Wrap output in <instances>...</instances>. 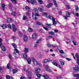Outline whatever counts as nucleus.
<instances>
[{
	"label": "nucleus",
	"instance_id": "nucleus-1",
	"mask_svg": "<svg viewBox=\"0 0 79 79\" xmlns=\"http://www.w3.org/2000/svg\"><path fill=\"white\" fill-rule=\"evenodd\" d=\"M27 61L28 64H31V62H33L34 64H35V65L40 66V64L39 63L38 61H37L34 57H32L30 58H28L27 59Z\"/></svg>",
	"mask_w": 79,
	"mask_h": 79
},
{
	"label": "nucleus",
	"instance_id": "nucleus-2",
	"mask_svg": "<svg viewBox=\"0 0 79 79\" xmlns=\"http://www.w3.org/2000/svg\"><path fill=\"white\" fill-rule=\"evenodd\" d=\"M38 13H39V11L37 9H35L33 10L32 13V17L33 19H37V18L36 16H40V15L38 14Z\"/></svg>",
	"mask_w": 79,
	"mask_h": 79
},
{
	"label": "nucleus",
	"instance_id": "nucleus-3",
	"mask_svg": "<svg viewBox=\"0 0 79 79\" xmlns=\"http://www.w3.org/2000/svg\"><path fill=\"white\" fill-rule=\"evenodd\" d=\"M2 40L1 39H0V47L1 48V49L2 51L5 52L6 51V48H5L4 46H2Z\"/></svg>",
	"mask_w": 79,
	"mask_h": 79
},
{
	"label": "nucleus",
	"instance_id": "nucleus-4",
	"mask_svg": "<svg viewBox=\"0 0 79 79\" xmlns=\"http://www.w3.org/2000/svg\"><path fill=\"white\" fill-rule=\"evenodd\" d=\"M12 46L14 47L15 49H14V51H15L16 52V53H18V54H19V51L17 49H16V48H17V47L16 46V45L15 43H13L11 44Z\"/></svg>",
	"mask_w": 79,
	"mask_h": 79
},
{
	"label": "nucleus",
	"instance_id": "nucleus-5",
	"mask_svg": "<svg viewBox=\"0 0 79 79\" xmlns=\"http://www.w3.org/2000/svg\"><path fill=\"white\" fill-rule=\"evenodd\" d=\"M73 70L75 72H78L79 70V65H76L73 68Z\"/></svg>",
	"mask_w": 79,
	"mask_h": 79
},
{
	"label": "nucleus",
	"instance_id": "nucleus-6",
	"mask_svg": "<svg viewBox=\"0 0 79 79\" xmlns=\"http://www.w3.org/2000/svg\"><path fill=\"white\" fill-rule=\"evenodd\" d=\"M12 28L13 29V32H16L17 31V27H16V26L15 24H13L12 25Z\"/></svg>",
	"mask_w": 79,
	"mask_h": 79
},
{
	"label": "nucleus",
	"instance_id": "nucleus-7",
	"mask_svg": "<svg viewBox=\"0 0 79 79\" xmlns=\"http://www.w3.org/2000/svg\"><path fill=\"white\" fill-rule=\"evenodd\" d=\"M52 64L54 65H55V66H57V67L60 68V69H61V68H62V67H61V66H60V65L59 64H58L56 62H53Z\"/></svg>",
	"mask_w": 79,
	"mask_h": 79
},
{
	"label": "nucleus",
	"instance_id": "nucleus-8",
	"mask_svg": "<svg viewBox=\"0 0 79 79\" xmlns=\"http://www.w3.org/2000/svg\"><path fill=\"white\" fill-rule=\"evenodd\" d=\"M23 37V40L25 42H27V40H28V37L26 35H24Z\"/></svg>",
	"mask_w": 79,
	"mask_h": 79
},
{
	"label": "nucleus",
	"instance_id": "nucleus-9",
	"mask_svg": "<svg viewBox=\"0 0 79 79\" xmlns=\"http://www.w3.org/2000/svg\"><path fill=\"white\" fill-rule=\"evenodd\" d=\"M37 37V34L35 33H33L32 34V38L33 39H36Z\"/></svg>",
	"mask_w": 79,
	"mask_h": 79
},
{
	"label": "nucleus",
	"instance_id": "nucleus-10",
	"mask_svg": "<svg viewBox=\"0 0 79 79\" xmlns=\"http://www.w3.org/2000/svg\"><path fill=\"white\" fill-rule=\"evenodd\" d=\"M22 56L23 58L26 59V58H27V55L25 54H22Z\"/></svg>",
	"mask_w": 79,
	"mask_h": 79
},
{
	"label": "nucleus",
	"instance_id": "nucleus-11",
	"mask_svg": "<svg viewBox=\"0 0 79 79\" xmlns=\"http://www.w3.org/2000/svg\"><path fill=\"white\" fill-rule=\"evenodd\" d=\"M50 60V59H45L43 60V63H47V62H49Z\"/></svg>",
	"mask_w": 79,
	"mask_h": 79
},
{
	"label": "nucleus",
	"instance_id": "nucleus-12",
	"mask_svg": "<svg viewBox=\"0 0 79 79\" xmlns=\"http://www.w3.org/2000/svg\"><path fill=\"white\" fill-rule=\"evenodd\" d=\"M35 72L36 73H38L40 72V68H36L35 69Z\"/></svg>",
	"mask_w": 79,
	"mask_h": 79
},
{
	"label": "nucleus",
	"instance_id": "nucleus-13",
	"mask_svg": "<svg viewBox=\"0 0 79 79\" xmlns=\"http://www.w3.org/2000/svg\"><path fill=\"white\" fill-rule=\"evenodd\" d=\"M7 21L9 23H10L13 22V19H12L11 18H8L7 19Z\"/></svg>",
	"mask_w": 79,
	"mask_h": 79
},
{
	"label": "nucleus",
	"instance_id": "nucleus-14",
	"mask_svg": "<svg viewBox=\"0 0 79 79\" xmlns=\"http://www.w3.org/2000/svg\"><path fill=\"white\" fill-rule=\"evenodd\" d=\"M30 2L31 3L32 5H34V4H36V1L35 0H31Z\"/></svg>",
	"mask_w": 79,
	"mask_h": 79
},
{
	"label": "nucleus",
	"instance_id": "nucleus-15",
	"mask_svg": "<svg viewBox=\"0 0 79 79\" xmlns=\"http://www.w3.org/2000/svg\"><path fill=\"white\" fill-rule=\"evenodd\" d=\"M1 26L2 27V29H6V28H7V25H6L5 24H4L2 26Z\"/></svg>",
	"mask_w": 79,
	"mask_h": 79
},
{
	"label": "nucleus",
	"instance_id": "nucleus-16",
	"mask_svg": "<svg viewBox=\"0 0 79 79\" xmlns=\"http://www.w3.org/2000/svg\"><path fill=\"white\" fill-rule=\"evenodd\" d=\"M28 79H32V73L31 72H30L28 74Z\"/></svg>",
	"mask_w": 79,
	"mask_h": 79
},
{
	"label": "nucleus",
	"instance_id": "nucleus-17",
	"mask_svg": "<svg viewBox=\"0 0 79 79\" xmlns=\"http://www.w3.org/2000/svg\"><path fill=\"white\" fill-rule=\"evenodd\" d=\"M37 56L39 58H40L43 56V55H41V54L40 53H38L37 54Z\"/></svg>",
	"mask_w": 79,
	"mask_h": 79
},
{
	"label": "nucleus",
	"instance_id": "nucleus-18",
	"mask_svg": "<svg viewBox=\"0 0 79 79\" xmlns=\"http://www.w3.org/2000/svg\"><path fill=\"white\" fill-rule=\"evenodd\" d=\"M53 2L54 4V6H56V7H57V3H56V0H53Z\"/></svg>",
	"mask_w": 79,
	"mask_h": 79
},
{
	"label": "nucleus",
	"instance_id": "nucleus-19",
	"mask_svg": "<svg viewBox=\"0 0 79 79\" xmlns=\"http://www.w3.org/2000/svg\"><path fill=\"white\" fill-rule=\"evenodd\" d=\"M2 10L3 11H5V5L4 4H2Z\"/></svg>",
	"mask_w": 79,
	"mask_h": 79
},
{
	"label": "nucleus",
	"instance_id": "nucleus-20",
	"mask_svg": "<svg viewBox=\"0 0 79 79\" xmlns=\"http://www.w3.org/2000/svg\"><path fill=\"white\" fill-rule=\"evenodd\" d=\"M65 5L66 6V7L67 8H68V9H70V6L68 5H69V4L67 2H66L65 3Z\"/></svg>",
	"mask_w": 79,
	"mask_h": 79
},
{
	"label": "nucleus",
	"instance_id": "nucleus-21",
	"mask_svg": "<svg viewBox=\"0 0 79 79\" xmlns=\"http://www.w3.org/2000/svg\"><path fill=\"white\" fill-rule=\"evenodd\" d=\"M6 78L7 79H13V78L12 77H10L9 75H7L6 76Z\"/></svg>",
	"mask_w": 79,
	"mask_h": 79
},
{
	"label": "nucleus",
	"instance_id": "nucleus-22",
	"mask_svg": "<svg viewBox=\"0 0 79 79\" xmlns=\"http://www.w3.org/2000/svg\"><path fill=\"white\" fill-rule=\"evenodd\" d=\"M24 51L25 53H27L29 52V48H25Z\"/></svg>",
	"mask_w": 79,
	"mask_h": 79
},
{
	"label": "nucleus",
	"instance_id": "nucleus-23",
	"mask_svg": "<svg viewBox=\"0 0 79 79\" xmlns=\"http://www.w3.org/2000/svg\"><path fill=\"white\" fill-rule=\"evenodd\" d=\"M19 35L20 37H22L23 36V33H22V32H21V31H19Z\"/></svg>",
	"mask_w": 79,
	"mask_h": 79
},
{
	"label": "nucleus",
	"instance_id": "nucleus-24",
	"mask_svg": "<svg viewBox=\"0 0 79 79\" xmlns=\"http://www.w3.org/2000/svg\"><path fill=\"white\" fill-rule=\"evenodd\" d=\"M55 19H52L53 24V25H54L55 26V25H56V21H55Z\"/></svg>",
	"mask_w": 79,
	"mask_h": 79
},
{
	"label": "nucleus",
	"instance_id": "nucleus-25",
	"mask_svg": "<svg viewBox=\"0 0 79 79\" xmlns=\"http://www.w3.org/2000/svg\"><path fill=\"white\" fill-rule=\"evenodd\" d=\"M25 9L27 11H30V8L28 6H25Z\"/></svg>",
	"mask_w": 79,
	"mask_h": 79
},
{
	"label": "nucleus",
	"instance_id": "nucleus-26",
	"mask_svg": "<svg viewBox=\"0 0 79 79\" xmlns=\"http://www.w3.org/2000/svg\"><path fill=\"white\" fill-rule=\"evenodd\" d=\"M70 13L68 12H67L66 13V16L67 17H70Z\"/></svg>",
	"mask_w": 79,
	"mask_h": 79
},
{
	"label": "nucleus",
	"instance_id": "nucleus-27",
	"mask_svg": "<svg viewBox=\"0 0 79 79\" xmlns=\"http://www.w3.org/2000/svg\"><path fill=\"white\" fill-rule=\"evenodd\" d=\"M52 6V3H50L48 4L47 6V8H50V7H51Z\"/></svg>",
	"mask_w": 79,
	"mask_h": 79
},
{
	"label": "nucleus",
	"instance_id": "nucleus-28",
	"mask_svg": "<svg viewBox=\"0 0 79 79\" xmlns=\"http://www.w3.org/2000/svg\"><path fill=\"white\" fill-rule=\"evenodd\" d=\"M23 69L24 71H25V72H26V73H28V75H29V73L30 72H31L29 71L28 70H27V69H26L25 68H24Z\"/></svg>",
	"mask_w": 79,
	"mask_h": 79
},
{
	"label": "nucleus",
	"instance_id": "nucleus-29",
	"mask_svg": "<svg viewBox=\"0 0 79 79\" xmlns=\"http://www.w3.org/2000/svg\"><path fill=\"white\" fill-rule=\"evenodd\" d=\"M73 14V15H76V16H77V17H78V16H79V14H78V13H77L75 15L74 14V13H75L74 12V11H72L71 12Z\"/></svg>",
	"mask_w": 79,
	"mask_h": 79
},
{
	"label": "nucleus",
	"instance_id": "nucleus-30",
	"mask_svg": "<svg viewBox=\"0 0 79 79\" xmlns=\"http://www.w3.org/2000/svg\"><path fill=\"white\" fill-rule=\"evenodd\" d=\"M42 15L44 16H46L47 18L48 17V16H47V13L43 12L42 13Z\"/></svg>",
	"mask_w": 79,
	"mask_h": 79
},
{
	"label": "nucleus",
	"instance_id": "nucleus-31",
	"mask_svg": "<svg viewBox=\"0 0 79 79\" xmlns=\"http://www.w3.org/2000/svg\"><path fill=\"white\" fill-rule=\"evenodd\" d=\"M44 67L45 69L46 70L48 69V66L47 65H44Z\"/></svg>",
	"mask_w": 79,
	"mask_h": 79
},
{
	"label": "nucleus",
	"instance_id": "nucleus-32",
	"mask_svg": "<svg viewBox=\"0 0 79 79\" xmlns=\"http://www.w3.org/2000/svg\"><path fill=\"white\" fill-rule=\"evenodd\" d=\"M43 77H44V79H47L48 78V76L47 75L43 76Z\"/></svg>",
	"mask_w": 79,
	"mask_h": 79
},
{
	"label": "nucleus",
	"instance_id": "nucleus-33",
	"mask_svg": "<svg viewBox=\"0 0 79 79\" xmlns=\"http://www.w3.org/2000/svg\"><path fill=\"white\" fill-rule=\"evenodd\" d=\"M72 42L73 43V44L74 45H76L78 44V43H77V42L73 41Z\"/></svg>",
	"mask_w": 79,
	"mask_h": 79
},
{
	"label": "nucleus",
	"instance_id": "nucleus-34",
	"mask_svg": "<svg viewBox=\"0 0 79 79\" xmlns=\"http://www.w3.org/2000/svg\"><path fill=\"white\" fill-rule=\"evenodd\" d=\"M70 42V40L69 39H67L66 40V43L67 44H68Z\"/></svg>",
	"mask_w": 79,
	"mask_h": 79
},
{
	"label": "nucleus",
	"instance_id": "nucleus-35",
	"mask_svg": "<svg viewBox=\"0 0 79 79\" xmlns=\"http://www.w3.org/2000/svg\"><path fill=\"white\" fill-rule=\"evenodd\" d=\"M23 20H26L27 19V17L25 16H24L23 18Z\"/></svg>",
	"mask_w": 79,
	"mask_h": 79
},
{
	"label": "nucleus",
	"instance_id": "nucleus-36",
	"mask_svg": "<svg viewBox=\"0 0 79 79\" xmlns=\"http://www.w3.org/2000/svg\"><path fill=\"white\" fill-rule=\"evenodd\" d=\"M41 41H42V39H39L37 41H36V43L37 44H39V43H40V42Z\"/></svg>",
	"mask_w": 79,
	"mask_h": 79
},
{
	"label": "nucleus",
	"instance_id": "nucleus-37",
	"mask_svg": "<svg viewBox=\"0 0 79 79\" xmlns=\"http://www.w3.org/2000/svg\"><path fill=\"white\" fill-rule=\"evenodd\" d=\"M32 31H33L32 29L31 28H29L28 29V31L30 32H32Z\"/></svg>",
	"mask_w": 79,
	"mask_h": 79
},
{
	"label": "nucleus",
	"instance_id": "nucleus-38",
	"mask_svg": "<svg viewBox=\"0 0 79 79\" xmlns=\"http://www.w3.org/2000/svg\"><path fill=\"white\" fill-rule=\"evenodd\" d=\"M18 71V69H14L13 70V73H16Z\"/></svg>",
	"mask_w": 79,
	"mask_h": 79
},
{
	"label": "nucleus",
	"instance_id": "nucleus-39",
	"mask_svg": "<svg viewBox=\"0 0 79 79\" xmlns=\"http://www.w3.org/2000/svg\"><path fill=\"white\" fill-rule=\"evenodd\" d=\"M49 34H52V35H54L55 34V32L53 31H50L49 32Z\"/></svg>",
	"mask_w": 79,
	"mask_h": 79
},
{
	"label": "nucleus",
	"instance_id": "nucleus-40",
	"mask_svg": "<svg viewBox=\"0 0 79 79\" xmlns=\"http://www.w3.org/2000/svg\"><path fill=\"white\" fill-rule=\"evenodd\" d=\"M16 13L15 12H14L11 13V15L13 16H16Z\"/></svg>",
	"mask_w": 79,
	"mask_h": 79
},
{
	"label": "nucleus",
	"instance_id": "nucleus-41",
	"mask_svg": "<svg viewBox=\"0 0 79 79\" xmlns=\"http://www.w3.org/2000/svg\"><path fill=\"white\" fill-rule=\"evenodd\" d=\"M49 18L50 19H52V21H53V19H55L53 17L51 16H49Z\"/></svg>",
	"mask_w": 79,
	"mask_h": 79
},
{
	"label": "nucleus",
	"instance_id": "nucleus-42",
	"mask_svg": "<svg viewBox=\"0 0 79 79\" xmlns=\"http://www.w3.org/2000/svg\"><path fill=\"white\" fill-rule=\"evenodd\" d=\"M50 26H51V24H47L46 25V26H47V27H48V28H49V29H50V28H51Z\"/></svg>",
	"mask_w": 79,
	"mask_h": 79
},
{
	"label": "nucleus",
	"instance_id": "nucleus-43",
	"mask_svg": "<svg viewBox=\"0 0 79 79\" xmlns=\"http://www.w3.org/2000/svg\"><path fill=\"white\" fill-rule=\"evenodd\" d=\"M75 56L76 58H77V59H79V54H78L77 53H76Z\"/></svg>",
	"mask_w": 79,
	"mask_h": 79
},
{
	"label": "nucleus",
	"instance_id": "nucleus-44",
	"mask_svg": "<svg viewBox=\"0 0 79 79\" xmlns=\"http://www.w3.org/2000/svg\"><path fill=\"white\" fill-rule=\"evenodd\" d=\"M8 27L9 28V29H12V28H11V25H10V24H8L7 25Z\"/></svg>",
	"mask_w": 79,
	"mask_h": 79
},
{
	"label": "nucleus",
	"instance_id": "nucleus-45",
	"mask_svg": "<svg viewBox=\"0 0 79 79\" xmlns=\"http://www.w3.org/2000/svg\"><path fill=\"white\" fill-rule=\"evenodd\" d=\"M38 10L40 11H41V12H42L43 11H44V10L42 9V8H38Z\"/></svg>",
	"mask_w": 79,
	"mask_h": 79
},
{
	"label": "nucleus",
	"instance_id": "nucleus-46",
	"mask_svg": "<svg viewBox=\"0 0 79 79\" xmlns=\"http://www.w3.org/2000/svg\"><path fill=\"white\" fill-rule=\"evenodd\" d=\"M75 9L77 10H79V7H78V6H75Z\"/></svg>",
	"mask_w": 79,
	"mask_h": 79
},
{
	"label": "nucleus",
	"instance_id": "nucleus-47",
	"mask_svg": "<svg viewBox=\"0 0 79 79\" xmlns=\"http://www.w3.org/2000/svg\"><path fill=\"white\" fill-rule=\"evenodd\" d=\"M36 76L38 78H40V75L39 73L36 74Z\"/></svg>",
	"mask_w": 79,
	"mask_h": 79
},
{
	"label": "nucleus",
	"instance_id": "nucleus-48",
	"mask_svg": "<svg viewBox=\"0 0 79 79\" xmlns=\"http://www.w3.org/2000/svg\"><path fill=\"white\" fill-rule=\"evenodd\" d=\"M24 14L26 16H29V13H28V12H25Z\"/></svg>",
	"mask_w": 79,
	"mask_h": 79
},
{
	"label": "nucleus",
	"instance_id": "nucleus-49",
	"mask_svg": "<svg viewBox=\"0 0 79 79\" xmlns=\"http://www.w3.org/2000/svg\"><path fill=\"white\" fill-rule=\"evenodd\" d=\"M10 64L9 63H8L7 65V67L8 69H10Z\"/></svg>",
	"mask_w": 79,
	"mask_h": 79
},
{
	"label": "nucleus",
	"instance_id": "nucleus-50",
	"mask_svg": "<svg viewBox=\"0 0 79 79\" xmlns=\"http://www.w3.org/2000/svg\"><path fill=\"white\" fill-rule=\"evenodd\" d=\"M38 2H40V4H42V0H38Z\"/></svg>",
	"mask_w": 79,
	"mask_h": 79
},
{
	"label": "nucleus",
	"instance_id": "nucleus-51",
	"mask_svg": "<svg viewBox=\"0 0 79 79\" xmlns=\"http://www.w3.org/2000/svg\"><path fill=\"white\" fill-rule=\"evenodd\" d=\"M60 62L62 65H64V62H63V61H60Z\"/></svg>",
	"mask_w": 79,
	"mask_h": 79
},
{
	"label": "nucleus",
	"instance_id": "nucleus-52",
	"mask_svg": "<svg viewBox=\"0 0 79 79\" xmlns=\"http://www.w3.org/2000/svg\"><path fill=\"white\" fill-rule=\"evenodd\" d=\"M47 46L48 47H51V44L49 43H48L47 44Z\"/></svg>",
	"mask_w": 79,
	"mask_h": 79
},
{
	"label": "nucleus",
	"instance_id": "nucleus-53",
	"mask_svg": "<svg viewBox=\"0 0 79 79\" xmlns=\"http://www.w3.org/2000/svg\"><path fill=\"white\" fill-rule=\"evenodd\" d=\"M46 70L47 71H48V72H52V70L49 69H48Z\"/></svg>",
	"mask_w": 79,
	"mask_h": 79
},
{
	"label": "nucleus",
	"instance_id": "nucleus-54",
	"mask_svg": "<svg viewBox=\"0 0 79 79\" xmlns=\"http://www.w3.org/2000/svg\"><path fill=\"white\" fill-rule=\"evenodd\" d=\"M43 27L44 29H45V30H46V31H48V28L46 27Z\"/></svg>",
	"mask_w": 79,
	"mask_h": 79
},
{
	"label": "nucleus",
	"instance_id": "nucleus-55",
	"mask_svg": "<svg viewBox=\"0 0 79 79\" xmlns=\"http://www.w3.org/2000/svg\"><path fill=\"white\" fill-rule=\"evenodd\" d=\"M71 55H72V56H73L74 59H76V58H75V57L74 56V53H72L71 54Z\"/></svg>",
	"mask_w": 79,
	"mask_h": 79
},
{
	"label": "nucleus",
	"instance_id": "nucleus-56",
	"mask_svg": "<svg viewBox=\"0 0 79 79\" xmlns=\"http://www.w3.org/2000/svg\"><path fill=\"white\" fill-rule=\"evenodd\" d=\"M26 78L25 77H21L20 79H26Z\"/></svg>",
	"mask_w": 79,
	"mask_h": 79
},
{
	"label": "nucleus",
	"instance_id": "nucleus-57",
	"mask_svg": "<svg viewBox=\"0 0 79 79\" xmlns=\"http://www.w3.org/2000/svg\"><path fill=\"white\" fill-rule=\"evenodd\" d=\"M66 60H67L68 61H71V59H69L68 58H66Z\"/></svg>",
	"mask_w": 79,
	"mask_h": 79
},
{
	"label": "nucleus",
	"instance_id": "nucleus-58",
	"mask_svg": "<svg viewBox=\"0 0 79 79\" xmlns=\"http://www.w3.org/2000/svg\"><path fill=\"white\" fill-rule=\"evenodd\" d=\"M60 53H63V51L62 50H60Z\"/></svg>",
	"mask_w": 79,
	"mask_h": 79
},
{
	"label": "nucleus",
	"instance_id": "nucleus-59",
	"mask_svg": "<svg viewBox=\"0 0 79 79\" xmlns=\"http://www.w3.org/2000/svg\"><path fill=\"white\" fill-rule=\"evenodd\" d=\"M63 18H64L65 19H67L68 17H67V16H64L63 17Z\"/></svg>",
	"mask_w": 79,
	"mask_h": 79
},
{
	"label": "nucleus",
	"instance_id": "nucleus-60",
	"mask_svg": "<svg viewBox=\"0 0 79 79\" xmlns=\"http://www.w3.org/2000/svg\"><path fill=\"white\" fill-rule=\"evenodd\" d=\"M77 63L78 64H79V59H77Z\"/></svg>",
	"mask_w": 79,
	"mask_h": 79
},
{
	"label": "nucleus",
	"instance_id": "nucleus-61",
	"mask_svg": "<svg viewBox=\"0 0 79 79\" xmlns=\"http://www.w3.org/2000/svg\"><path fill=\"white\" fill-rule=\"evenodd\" d=\"M12 2L13 3H16V0H14Z\"/></svg>",
	"mask_w": 79,
	"mask_h": 79
},
{
	"label": "nucleus",
	"instance_id": "nucleus-62",
	"mask_svg": "<svg viewBox=\"0 0 79 79\" xmlns=\"http://www.w3.org/2000/svg\"><path fill=\"white\" fill-rule=\"evenodd\" d=\"M61 79V77L60 76H59L57 77V79Z\"/></svg>",
	"mask_w": 79,
	"mask_h": 79
},
{
	"label": "nucleus",
	"instance_id": "nucleus-63",
	"mask_svg": "<svg viewBox=\"0 0 79 79\" xmlns=\"http://www.w3.org/2000/svg\"><path fill=\"white\" fill-rule=\"evenodd\" d=\"M37 24H38V25H41V23H40L39 22H37Z\"/></svg>",
	"mask_w": 79,
	"mask_h": 79
},
{
	"label": "nucleus",
	"instance_id": "nucleus-64",
	"mask_svg": "<svg viewBox=\"0 0 79 79\" xmlns=\"http://www.w3.org/2000/svg\"><path fill=\"white\" fill-rule=\"evenodd\" d=\"M12 39H15V36H12Z\"/></svg>",
	"mask_w": 79,
	"mask_h": 79
}]
</instances>
